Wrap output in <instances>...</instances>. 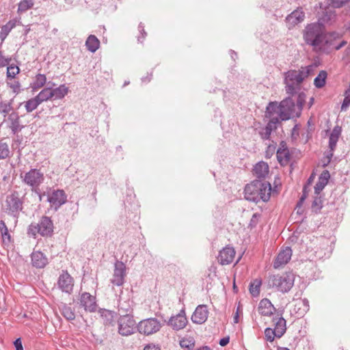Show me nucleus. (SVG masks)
<instances>
[{"label":"nucleus","instance_id":"obj_4","mask_svg":"<svg viewBox=\"0 0 350 350\" xmlns=\"http://www.w3.org/2000/svg\"><path fill=\"white\" fill-rule=\"evenodd\" d=\"M295 275L292 272H285L280 275H273L269 278V285L278 291L286 293L294 284Z\"/></svg>","mask_w":350,"mask_h":350},{"label":"nucleus","instance_id":"obj_31","mask_svg":"<svg viewBox=\"0 0 350 350\" xmlns=\"http://www.w3.org/2000/svg\"><path fill=\"white\" fill-rule=\"evenodd\" d=\"M0 232L1 234L2 243L3 244L10 243L11 236L5 222L2 220L0 221Z\"/></svg>","mask_w":350,"mask_h":350},{"label":"nucleus","instance_id":"obj_32","mask_svg":"<svg viewBox=\"0 0 350 350\" xmlns=\"http://www.w3.org/2000/svg\"><path fill=\"white\" fill-rule=\"evenodd\" d=\"M179 345L181 348L191 350L195 347L196 341L193 337L183 338L180 340Z\"/></svg>","mask_w":350,"mask_h":350},{"label":"nucleus","instance_id":"obj_22","mask_svg":"<svg viewBox=\"0 0 350 350\" xmlns=\"http://www.w3.org/2000/svg\"><path fill=\"white\" fill-rule=\"evenodd\" d=\"M31 262L36 268H43L48 262L46 256L40 251H34L31 254Z\"/></svg>","mask_w":350,"mask_h":350},{"label":"nucleus","instance_id":"obj_23","mask_svg":"<svg viewBox=\"0 0 350 350\" xmlns=\"http://www.w3.org/2000/svg\"><path fill=\"white\" fill-rule=\"evenodd\" d=\"M259 200L267 202L270 199L271 194V187L268 182L260 183V189H259Z\"/></svg>","mask_w":350,"mask_h":350},{"label":"nucleus","instance_id":"obj_30","mask_svg":"<svg viewBox=\"0 0 350 350\" xmlns=\"http://www.w3.org/2000/svg\"><path fill=\"white\" fill-rule=\"evenodd\" d=\"M68 92V88L65 85H61L55 89H52L53 98H63Z\"/></svg>","mask_w":350,"mask_h":350},{"label":"nucleus","instance_id":"obj_36","mask_svg":"<svg viewBox=\"0 0 350 350\" xmlns=\"http://www.w3.org/2000/svg\"><path fill=\"white\" fill-rule=\"evenodd\" d=\"M46 82V77L44 75L38 74L36 76L35 81L33 83L32 88L34 90H38L42 88Z\"/></svg>","mask_w":350,"mask_h":350},{"label":"nucleus","instance_id":"obj_35","mask_svg":"<svg viewBox=\"0 0 350 350\" xmlns=\"http://www.w3.org/2000/svg\"><path fill=\"white\" fill-rule=\"evenodd\" d=\"M327 72L324 70H321L314 80V85L318 88H323L325 84Z\"/></svg>","mask_w":350,"mask_h":350},{"label":"nucleus","instance_id":"obj_57","mask_svg":"<svg viewBox=\"0 0 350 350\" xmlns=\"http://www.w3.org/2000/svg\"><path fill=\"white\" fill-rule=\"evenodd\" d=\"M332 157V153H330V155L328 156L327 158V163H324V165H326L327 163H329Z\"/></svg>","mask_w":350,"mask_h":350},{"label":"nucleus","instance_id":"obj_38","mask_svg":"<svg viewBox=\"0 0 350 350\" xmlns=\"http://www.w3.org/2000/svg\"><path fill=\"white\" fill-rule=\"evenodd\" d=\"M261 284V280L259 279L254 280L250 284V292L253 296H258L259 295Z\"/></svg>","mask_w":350,"mask_h":350},{"label":"nucleus","instance_id":"obj_13","mask_svg":"<svg viewBox=\"0 0 350 350\" xmlns=\"http://www.w3.org/2000/svg\"><path fill=\"white\" fill-rule=\"evenodd\" d=\"M126 275V266L122 262H117L115 264V269L111 279L112 284L116 286H121L124 283Z\"/></svg>","mask_w":350,"mask_h":350},{"label":"nucleus","instance_id":"obj_45","mask_svg":"<svg viewBox=\"0 0 350 350\" xmlns=\"http://www.w3.org/2000/svg\"><path fill=\"white\" fill-rule=\"evenodd\" d=\"M327 184V183L326 181H323V180L319 178V180L314 187L315 193L319 194L324 189Z\"/></svg>","mask_w":350,"mask_h":350},{"label":"nucleus","instance_id":"obj_59","mask_svg":"<svg viewBox=\"0 0 350 350\" xmlns=\"http://www.w3.org/2000/svg\"><path fill=\"white\" fill-rule=\"evenodd\" d=\"M146 34V33L145 32H144V33H142V37H143V38H145Z\"/></svg>","mask_w":350,"mask_h":350},{"label":"nucleus","instance_id":"obj_3","mask_svg":"<svg viewBox=\"0 0 350 350\" xmlns=\"http://www.w3.org/2000/svg\"><path fill=\"white\" fill-rule=\"evenodd\" d=\"M267 112L274 113L280 120L299 116V111L295 109V104L290 98L282 100L280 104L270 103L267 106Z\"/></svg>","mask_w":350,"mask_h":350},{"label":"nucleus","instance_id":"obj_5","mask_svg":"<svg viewBox=\"0 0 350 350\" xmlns=\"http://www.w3.org/2000/svg\"><path fill=\"white\" fill-rule=\"evenodd\" d=\"M53 232V224L48 217H42L38 224H31L27 229V234L33 238L37 234L42 237H49Z\"/></svg>","mask_w":350,"mask_h":350},{"label":"nucleus","instance_id":"obj_29","mask_svg":"<svg viewBox=\"0 0 350 350\" xmlns=\"http://www.w3.org/2000/svg\"><path fill=\"white\" fill-rule=\"evenodd\" d=\"M265 116L270 119L267 125L266 126V127L268 128V130L273 131V129H275L277 124L280 121L278 117L276 116L274 113H268L267 109L266 110Z\"/></svg>","mask_w":350,"mask_h":350},{"label":"nucleus","instance_id":"obj_34","mask_svg":"<svg viewBox=\"0 0 350 350\" xmlns=\"http://www.w3.org/2000/svg\"><path fill=\"white\" fill-rule=\"evenodd\" d=\"M36 96L41 103L46 101L53 98L52 89L49 88H44Z\"/></svg>","mask_w":350,"mask_h":350},{"label":"nucleus","instance_id":"obj_37","mask_svg":"<svg viewBox=\"0 0 350 350\" xmlns=\"http://www.w3.org/2000/svg\"><path fill=\"white\" fill-rule=\"evenodd\" d=\"M40 104H41L40 101L38 99V97L36 96L27 100L25 103V107L28 112H31L36 109Z\"/></svg>","mask_w":350,"mask_h":350},{"label":"nucleus","instance_id":"obj_11","mask_svg":"<svg viewBox=\"0 0 350 350\" xmlns=\"http://www.w3.org/2000/svg\"><path fill=\"white\" fill-rule=\"evenodd\" d=\"M57 285L63 292L70 294L74 287V280L67 271H63L59 277Z\"/></svg>","mask_w":350,"mask_h":350},{"label":"nucleus","instance_id":"obj_10","mask_svg":"<svg viewBox=\"0 0 350 350\" xmlns=\"http://www.w3.org/2000/svg\"><path fill=\"white\" fill-rule=\"evenodd\" d=\"M261 181L256 180L247 184L244 189L245 198L250 201H259V189Z\"/></svg>","mask_w":350,"mask_h":350},{"label":"nucleus","instance_id":"obj_40","mask_svg":"<svg viewBox=\"0 0 350 350\" xmlns=\"http://www.w3.org/2000/svg\"><path fill=\"white\" fill-rule=\"evenodd\" d=\"M62 314L68 320H73L75 318V314L70 306H64L62 308Z\"/></svg>","mask_w":350,"mask_h":350},{"label":"nucleus","instance_id":"obj_60","mask_svg":"<svg viewBox=\"0 0 350 350\" xmlns=\"http://www.w3.org/2000/svg\"><path fill=\"white\" fill-rule=\"evenodd\" d=\"M349 29H350V27H349Z\"/></svg>","mask_w":350,"mask_h":350},{"label":"nucleus","instance_id":"obj_53","mask_svg":"<svg viewBox=\"0 0 350 350\" xmlns=\"http://www.w3.org/2000/svg\"><path fill=\"white\" fill-rule=\"evenodd\" d=\"M14 344L16 350H23V345H22L21 338H17L14 341Z\"/></svg>","mask_w":350,"mask_h":350},{"label":"nucleus","instance_id":"obj_12","mask_svg":"<svg viewBox=\"0 0 350 350\" xmlns=\"http://www.w3.org/2000/svg\"><path fill=\"white\" fill-rule=\"evenodd\" d=\"M80 306L83 308L86 312H94L97 309L96 297L88 293L81 294L79 299Z\"/></svg>","mask_w":350,"mask_h":350},{"label":"nucleus","instance_id":"obj_18","mask_svg":"<svg viewBox=\"0 0 350 350\" xmlns=\"http://www.w3.org/2000/svg\"><path fill=\"white\" fill-rule=\"evenodd\" d=\"M292 256V250L290 247H286L282 249L278 254L274 263V268L277 269L287 264Z\"/></svg>","mask_w":350,"mask_h":350},{"label":"nucleus","instance_id":"obj_43","mask_svg":"<svg viewBox=\"0 0 350 350\" xmlns=\"http://www.w3.org/2000/svg\"><path fill=\"white\" fill-rule=\"evenodd\" d=\"M265 336L267 340L269 342H273L274 340L275 337H277L276 332L275 330L271 328H266L265 330Z\"/></svg>","mask_w":350,"mask_h":350},{"label":"nucleus","instance_id":"obj_21","mask_svg":"<svg viewBox=\"0 0 350 350\" xmlns=\"http://www.w3.org/2000/svg\"><path fill=\"white\" fill-rule=\"evenodd\" d=\"M304 12L301 9H298L293 11L286 17V22L290 27H291L301 23L304 20Z\"/></svg>","mask_w":350,"mask_h":350},{"label":"nucleus","instance_id":"obj_26","mask_svg":"<svg viewBox=\"0 0 350 350\" xmlns=\"http://www.w3.org/2000/svg\"><path fill=\"white\" fill-rule=\"evenodd\" d=\"M254 173L258 178L265 177L269 173V166L267 163L260 161L254 167Z\"/></svg>","mask_w":350,"mask_h":350},{"label":"nucleus","instance_id":"obj_16","mask_svg":"<svg viewBox=\"0 0 350 350\" xmlns=\"http://www.w3.org/2000/svg\"><path fill=\"white\" fill-rule=\"evenodd\" d=\"M7 209L12 213H17L22 209V201L17 193L9 195L6 198Z\"/></svg>","mask_w":350,"mask_h":350},{"label":"nucleus","instance_id":"obj_41","mask_svg":"<svg viewBox=\"0 0 350 350\" xmlns=\"http://www.w3.org/2000/svg\"><path fill=\"white\" fill-rule=\"evenodd\" d=\"M10 150L8 144L5 142H0V160L5 159L9 157Z\"/></svg>","mask_w":350,"mask_h":350},{"label":"nucleus","instance_id":"obj_8","mask_svg":"<svg viewBox=\"0 0 350 350\" xmlns=\"http://www.w3.org/2000/svg\"><path fill=\"white\" fill-rule=\"evenodd\" d=\"M47 201L51 208H59L67 201V196L63 189H53L48 193Z\"/></svg>","mask_w":350,"mask_h":350},{"label":"nucleus","instance_id":"obj_15","mask_svg":"<svg viewBox=\"0 0 350 350\" xmlns=\"http://www.w3.org/2000/svg\"><path fill=\"white\" fill-rule=\"evenodd\" d=\"M208 310L206 305H199L191 316V321L196 324H202L208 319Z\"/></svg>","mask_w":350,"mask_h":350},{"label":"nucleus","instance_id":"obj_58","mask_svg":"<svg viewBox=\"0 0 350 350\" xmlns=\"http://www.w3.org/2000/svg\"><path fill=\"white\" fill-rule=\"evenodd\" d=\"M277 350H289V349L286 347H278Z\"/></svg>","mask_w":350,"mask_h":350},{"label":"nucleus","instance_id":"obj_27","mask_svg":"<svg viewBox=\"0 0 350 350\" xmlns=\"http://www.w3.org/2000/svg\"><path fill=\"white\" fill-rule=\"evenodd\" d=\"M85 46L88 51L94 53L100 46V41L95 36L90 35L86 40Z\"/></svg>","mask_w":350,"mask_h":350},{"label":"nucleus","instance_id":"obj_50","mask_svg":"<svg viewBox=\"0 0 350 350\" xmlns=\"http://www.w3.org/2000/svg\"><path fill=\"white\" fill-rule=\"evenodd\" d=\"M144 350H161V346L159 344L149 343L144 347Z\"/></svg>","mask_w":350,"mask_h":350},{"label":"nucleus","instance_id":"obj_42","mask_svg":"<svg viewBox=\"0 0 350 350\" xmlns=\"http://www.w3.org/2000/svg\"><path fill=\"white\" fill-rule=\"evenodd\" d=\"M20 69L17 66L10 65L7 68V77L8 78H14L19 73Z\"/></svg>","mask_w":350,"mask_h":350},{"label":"nucleus","instance_id":"obj_56","mask_svg":"<svg viewBox=\"0 0 350 350\" xmlns=\"http://www.w3.org/2000/svg\"><path fill=\"white\" fill-rule=\"evenodd\" d=\"M196 350H211V349L208 346H203V347H201L197 349Z\"/></svg>","mask_w":350,"mask_h":350},{"label":"nucleus","instance_id":"obj_9","mask_svg":"<svg viewBox=\"0 0 350 350\" xmlns=\"http://www.w3.org/2000/svg\"><path fill=\"white\" fill-rule=\"evenodd\" d=\"M135 321L129 315L121 317L118 320V332L122 336H129L134 332Z\"/></svg>","mask_w":350,"mask_h":350},{"label":"nucleus","instance_id":"obj_2","mask_svg":"<svg viewBox=\"0 0 350 350\" xmlns=\"http://www.w3.org/2000/svg\"><path fill=\"white\" fill-rule=\"evenodd\" d=\"M316 68L315 65H309L301 67L297 70H291L286 72L284 82L287 92L293 94L295 91V85H299L306 78L314 75Z\"/></svg>","mask_w":350,"mask_h":350},{"label":"nucleus","instance_id":"obj_54","mask_svg":"<svg viewBox=\"0 0 350 350\" xmlns=\"http://www.w3.org/2000/svg\"><path fill=\"white\" fill-rule=\"evenodd\" d=\"M271 131H269L267 127H265V131L261 133V135H262V138H264V139L269 138Z\"/></svg>","mask_w":350,"mask_h":350},{"label":"nucleus","instance_id":"obj_25","mask_svg":"<svg viewBox=\"0 0 350 350\" xmlns=\"http://www.w3.org/2000/svg\"><path fill=\"white\" fill-rule=\"evenodd\" d=\"M100 318L106 325H113L116 317V314L111 310L101 309L99 311Z\"/></svg>","mask_w":350,"mask_h":350},{"label":"nucleus","instance_id":"obj_6","mask_svg":"<svg viewBox=\"0 0 350 350\" xmlns=\"http://www.w3.org/2000/svg\"><path fill=\"white\" fill-rule=\"evenodd\" d=\"M161 328V322L155 318L142 320L138 325L139 332L146 336H149L159 332Z\"/></svg>","mask_w":350,"mask_h":350},{"label":"nucleus","instance_id":"obj_1","mask_svg":"<svg viewBox=\"0 0 350 350\" xmlns=\"http://www.w3.org/2000/svg\"><path fill=\"white\" fill-rule=\"evenodd\" d=\"M342 36L343 33H326L325 27L319 23L308 24L304 31V39L308 44L312 46L317 51L326 53L332 49L339 50L347 44L346 41H342L338 44L335 43V41Z\"/></svg>","mask_w":350,"mask_h":350},{"label":"nucleus","instance_id":"obj_20","mask_svg":"<svg viewBox=\"0 0 350 350\" xmlns=\"http://www.w3.org/2000/svg\"><path fill=\"white\" fill-rule=\"evenodd\" d=\"M277 158L282 165H287L291 160V154L286 144L284 142L280 144V146L277 151Z\"/></svg>","mask_w":350,"mask_h":350},{"label":"nucleus","instance_id":"obj_19","mask_svg":"<svg viewBox=\"0 0 350 350\" xmlns=\"http://www.w3.org/2000/svg\"><path fill=\"white\" fill-rule=\"evenodd\" d=\"M187 319L184 311H181L176 316L171 317L168 324L176 330L183 329L187 324Z\"/></svg>","mask_w":350,"mask_h":350},{"label":"nucleus","instance_id":"obj_52","mask_svg":"<svg viewBox=\"0 0 350 350\" xmlns=\"http://www.w3.org/2000/svg\"><path fill=\"white\" fill-rule=\"evenodd\" d=\"M319 178L323 180V181H326V183H328V180L329 178V173L327 170L323 171L321 176H319Z\"/></svg>","mask_w":350,"mask_h":350},{"label":"nucleus","instance_id":"obj_33","mask_svg":"<svg viewBox=\"0 0 350 350\" xmlns=\"http://www.w3.org/2000/svg\"><path fill=\"white\" fill-rule=\"evenodd\" d=\"M340 135V131L339 129L334 128L331 133V135L329 136V147L332 150H334V148L336 147V143L339 139Z\"/></svg>","mask_w":350,"mask_h":350},{"label":"nucleus","instance_id":"obj_28","mask_svg":"<svg viewBox=\"0 0 350 350\" xmlns=\"http://www.w3.org/2000/svg\"><path fill=\"white\" fill-rule=\"evenodd\" d=\"M16 26V22L14 21H8L5 25L2 26L0 31V38L3 41L11 30Z\"/></svg>","mask_w":350,"mask_h":350},{"label":"nucleus","instance_id":"obj_7","mask_svg":"<svg viewBox=\"0 0 350 350\" xmlns=\"http://www.w3.org/2000/svg\"><path fill=\"white\" fill-rule=\"evenodd\" d=\"M21 177L23 182L33 189L38 188L44 180L43 173L37 169L30 170Z\"/></svg>","mask_w":350,"mask_h":350},{"label":"nucleus","instance_id":"obj_55","mask_svg":"<svg viewBox=\"0 0 350 350\" xmlns=\"http://www.w3.org/2000/svg\"><path fill=\"white\" fill-rule=\"evenodd\" d=\"M229 340H230L229 337L223 338L219 340V345L221 347H224L229 343Z\"/></svg>","mask_w":350,"mask_h":350},{"label":"nucleus","instance_id":"obj_24","mask_svg":"<svg viewBox=\"0 0 350 350\" xmlns=\"http://www.w3.org/2000/svg\"><path fill=\"white\" fill-rule=\"evenodd\" d=\"M274 322V329L276 332L277 337L280 338L286 332V321L282 317H276L273 319Z\"/></svg>","mask_w":350,"mask_h":350},{"label":"nucleus","instance_id":"obj_39","mask_svg":"<svg viewBox=\"0 0 350 350\" xmlns=\"http://www.w3.org/2000/svg\"><path fill=\"white\" fill-rule=\"evenodd\" d=\"M33 5V0H23L21 1L18 7V12H24L31 9Z\"/></svg>","mask_w":350,"mask_h":350},{"label":"nucleus","instance_id":"obj_14","mask_svg":"<svg viewBox=\"0 0 350 350\" xmlns=\"http://www.w3.org/2000/svg\"><path fill=\"white\" fill-rule=\"evenodd\" d=\"M235 257V250L232 247L226 246L223 248L217 257L218 262L222 265H228L233 262Z\"/></svg>","mask_w":350,"mask_h":350},{"label":"nucleus","instance_id":"obj_46","mask_svg":"<svg viewBox=\"0 0 350 350\" xmlns=\"http://www.w3.org/2000/svg\"><path fill=\"white\" fill-rule=\"evenodd\" d=\"M10 88L12 89V92L15 94L19 93L21 90V84L18 81H14L13 82L8 83Z\"/></svg>","mask_w":350,"mask_h":350},{"label":"nucleus","instance_id":"obj_49","mask_svg":"<svg viewBox=\"0 0 350 350\" xmlns=\"http://www.w3.org/2000/svg\"><path fill=\"white\" fill-rule=\"evenodd\" d=\"M304 99L302 98L301 95H299L297 101V104L295 105V109L301 113L302 109V107L304 105Z\"/></svg>","mask_w":350,"mask_h":350},{"label":"nucleus","instance_id":"obj_17","mask_svg":"<svg viewBox=\"0 0 350 350\" xmlns=\"http://www.w3.org/2000/svg\"><path fill=\"white\" fill-rule=\"evenodd\" d=\"M258 312L261 316L270 317L276 312V309L269 299L265 298L259 302Z\"/></svg>","mask_w":350,"mask_h":350},{"label":"nucleus","instance_id":"obj_51","mask_svg":"<svg viewBox=\"0 0 350 350\" xmlns=\"http://www.w3.org/2000/svg\"><path fill=\"white\" fill-rule=\"evenodd\" d=\"M329 4L333 7L339 8L342 6V5L345 3L347 0H329Z\"/></svg>","mask_w":350,"mask_h":350},{"label":"nucleus","instance_id":"obj_47","mask_svg":"<svg viewBox=\"0 0 350 350\" xmlns=\"http://www.w3.org/2000/svg\"><path fill=\"white\" fill-rule=\"evenodd\" d=\"M242 314V308L240 305L237 306L236 312L233 317V322L237 324L239 322L240 315Z\"/></svg>","mask_w":350,"mask_h":350},{"label":"nucleus","instance_id":"obj_48","mask_svg":"<svg viewBox=\"0 0 350 350\" xmlns=\"http://www.w3.org/2000/svg\"><path fill=\"white\" fill-rule=\"evenodd\" d=\"M11 59L6 58L1 52H0V68L6 66L9 64Z\"/></svg>","mask_w":350,"mask_h":350},{"label":"nucleus","instance_id":"obj_44","mask_svg":"<svg viewBox=\"0 0 350 350\" xmlns=\"http://www.w3.org/2000/svg\"><path fill=\"white\" fill-rule=\"evenodd\" d=\"M350 106V88L346 91L345 98L341 106L342 111H346L347 109Z\"/></svg>","mask_w":350,"mask_h":350}]
</instances>
